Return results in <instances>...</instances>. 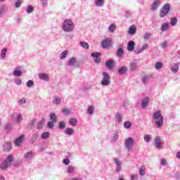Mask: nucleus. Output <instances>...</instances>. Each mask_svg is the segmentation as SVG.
Listing matches in <instances>:
<instances>
[{
  "mask_svg": "<svg viewBox=\"0 0 180 180\" xmlns=\"http://www.w3.org/2000/svg\"><path fill=\"white\" fill-rule=\"evenodd\" d=\"M179 70V62H177L173 64L170 68V70L172 71V72H174V74H176Z\"/></svg>",
  "mask_w": 180,
  "mask_h": 180,
  "instance_id": "14",
  "label": "nucleus"
},
{
  "mask_svg": "<svg viewBox=\"0 0 180 180\" xmlns=\"http://www.w3.org/2000/svg\"><path fill=\"white\" fill-rule=\"evenodd\" d=\"M65 134H66L67 136H72V134H74V129L72 128H67L65 130Z\"/></svg>",
  "mask_w": 180,
  "mask_h": 180,
  "instance_id": "34",
  "label": "nucleus"
},
{
  "mask_svg": "<svg viewBox=\"0 0 180 180\" xmlns=\"http://www.w3.org/2000/svg\"><path fill=\"white\" fill-rule=\"evenodd\" d=\"M53 105H60L61 104V98L58 96H55L52 101Z\"/></svg>",
  "mask_w": 180,
  "mask_h": 180,
  "instance_id": "27",
  "label": "nucleus"
},
{
  "mask_svg": "<svg viewBox=\"0 0 180 180\" xmlns=\"http://www.w3.org/2000/svg\"><path fill=\"white\" fill-rule=\"evenodd\" d=\"M27 88H32L34 85V82L32 80H28L26 84Z\"/></svg>",
  "mask_w": 180,
  "mask_h": 180,
  "instance_id": "53",
  "label": "nucleus"
},
{
  "mask_svg": "<svg viewBox=\"0 0 180 180\" xmlns=\"http://www.w3.org/2000/svg\"><path fill=\"white\" fill-rule=\"evenodd\" d=\"M22 71L18 70V69H15V70H14L13 72V75L14 77H22Z\"/></svg>",
  "mask_w": 180,
  "mask_h": 180,
  "instance_id": "38",
  "label": "nucleus"
},
{
  "mask_svg": "<svg viewBox=\"0 0 180 180\" xmlns=\"http://www.w3.org/2000/svg\"><path fill=\"white\" fill-rule=\"evenodd\" d=\"M119 140V134H113L111 138L112 143H116Z\"/></svg>",
  "mask_w": 180,
  "mask_h": 180,
  "instance_id": "41",
  "label": "nucleus"
},
{
  "mask_svg": "<svg viewBox=\"0 0 180 180\" xmlns=\"http://www.w3.org/2000/svg\"><path fill=\"white\" fill-rule=\"evenodd\" d=\"M114 163L115 164L116 167H115V171L117 174H119V172H122V169H123V162L122 160H120V159L115 158H114Z\"/></svg>",
  "mask_w": 180,
  "mask_h": 180,
  "instance_id": "7",
  "label": "nucleus"
},
{
  "mask_svg": "<svg viewBox=\"0 0 180 180\" xmlns=\"http://www.w3.org/2000/svg\"><path fill=\"white\" fill-rule=\"evenodd\" d=\"M47 1L48 0H41V4L42 6H46Z\"/></svg>",
  "mask_w": 180,
  "mask_h": 180,
  "instance_id": "63",
  "label": "nucleus"
},
{
  "mask_svg": "<svg viewBox=\"0 0 180 180\" xmlns=\"http://www.w3.org/2000/svg\"><path fill=\"white\" fill-rule=\"evenodd\" d=\"M110 46H112V39L105 38L101 42V46L103 49H108Z\"/></svg>",
  "mask_w": 180,
  "mask_h": 180,
  "instance_id": "9",
  "label": "nucleus"
},
{
  "mask_svg": "<svg viewBox=\"0 0 180 180\" xmlns=\"http://www.w3.org/2000/svg\"><path fill=\"white\" fill-rule=\"evenodd\" d=\"M127 71V67L122 66L118 69V74L120 75H123V74H125V72Z\"/></svg>",
  "mask_w": 180,
  "mask_h": 180,
  "instance_id": "29",
  "label": "nucleus"
},
{
  "mask_svg": "<svg viewBox=\"0 0 180 180\" xmlns=\"http://www.w3.org/2000/svg\"><path fill=\"white\" fill-rule=\"evenodd\" d=\"M39 79H42L43 81H49V75L46 73H40L39 75Z\"/></svg>",
  "mask_w": 180,
  "mask_h": 180,
  "instance_id": "24",
  "label": "nucleus"
},
{
  "mask_svg": "<svg viewBox=\"0 0 180 180\" xmlns=\"http://www.w3.org/2000/svg\"><path fill=\"white\" fill-rule=\"evenodd\" d=\"M65 172L67 174H74L75 172V166L69 165L65 169Z\"/></svg>",
  "mask_w": 180,
  "mask_h": 180,
  "instance_id": "18",
  "label": "nucleus"
},
{
  "mask_svg": "<svg viewBox=\"0 0 180 180\" xmlns=\"http://www.w3.org/2000/svg\"><path fill=\"white\" fill-rule=\"evenodd\" d=\"M15 85H22V80L20 78H16L14 80Z\"/></svg>",
  "mask_w": 180,
  "mask_h": 180,
  "instance_id": "58",
  "label": "nucleus"
},
{
  "mask_svg": "<svg viewBox=\"0 0 180 180\" xmlns=\"http://www.w3.org/2000/svg\"><path fill=\"white\" fill-rule=\"evenodd\" d=\"M162 143L163 142L161 141V139H160V136H157L155 139V146L158 150H161V148H162Z\"/></svg>",
  "mask_w": 180,
  "mask_h": 180,
  "instance_id": "12",
  "label": "nucleus"
},
{
  "mask_svg": "<svg viewBox=\"0 0 180 180\" xmlns=\"http://www.w3.org/2000/svg\"><path fill=\"white\" fill-rule=\"evenodd\" d=\"M148 103H150V97H145L141 101V108L142 109H146L147 106H148Z\"/></svg>",
  "mask_w": 180,
  "mask_h": 180,
  "instance_id": "13",
  "label": "nucleus"
},
{
  "mask_svg": "<svg viewBox=\"0 0 180 180\" xmlns=\"http://www.w3.org/2000/svg\"><path fill=\"white\" fill-rule=\"evenodd\" d=\"M63 162L65 165H70V159L66 158L63 160Z\"/></svg>",
  "mask_w": 180,
  "mask_h": 180,
  "instance_id": "62",
  "label": "nucleus"
},
{
  "mask_svg": "<svg viewBox=\"0 0 180 180\" xmlns=\"http://www.w3.org/2000/svg\"><path fill=\"white\" fill-rule=\"evenodd\" d=\"M148 49V44H144L142 45L141 48H139L137 51H135L136 54H141V53H143L144 50H147Z\"/></svg>",
  "mask_w": 180,
  "mask_h": 180,
  "instance_id": "17",
  "label": "nucleus"
},
{
  "mask_svg": "<svg viewBox=\"0 0 180 180\" xmlns=\"http://www.w3.org/2000/svg\"><path fill=\"white\" fill-rule=\"evenodd\" d=\"M11 120L19 124L23 120V115L20 112H15L11 115Z\"/></svg>",
  "mask_w": 180,
  "mask_h": 180,
  "instance_id": "8",
  "label": "nucleus"
},
{
  "mask_svg": "<svg viewBox=\"0 0 180 180\" xmlns=\"http://www.w3.org/2000/svg\"><path fill=\"white\" fill-rule=\"evenodd\" d=\"M49 116L51 122H53V123L57 122V115H56L54 112H51Z\"/></svg>",
  "mask_w": 180,
  "mask_h": 180,
  "instance_id": "35",
  "label": "nucleus"
},
{
  "mask_svg": "<svg viewBox=\"0 0 180 180\" xmlns=\"http://www.w3.org/2000/svg\"><path fill=\"white\" fill-rule=\"evenodd\" d=\"M161 4V1L160 0H156L153 2L151 9L152 11H156L158 8V6Z\"/></svg>",
  "mask_w": 180,
  "mask_h": 180,
  "instance_id": "25",
  "label": "nucleus"
},
{
  "mask_svg": "<svg viewBox=\"0 0 180 180\" xmlns=\"http://www.w3.org/2000/svg\"><path fill=\"white\" fill-rule=\"evenodd\" d=\"M161 165H167V160L165 159L161 160Z\"/></svg>",
  "mask_w": 180,
  "mask_h": 180,
  "instance_id": "64",
  "label": "nucleus"
},
{
  "mask_svg": "<svg viewBox=\"0 0 180 180\" xmlns=\"http://www.w3.org/2000/svg\"><path fill=\"white\" fill-rule=\"evenodd\" d=\"M137 68V63H131L130 64V70L131 71H134Z\"/></svg>",
  "mask_w": 180,
  "mask_h": 180,
  "instance_id": "47",
  "label": "nucleus"
},
{
  "mask_svg": "<svg viewBox=\"0 0 180 180\" xmlns=\"http://www.w3.org/2000/svg\"><path fill=\"white\" fill-rule=\"evenodd\" d=\"M170 8L171 6H169V4L168 3L165 4L160 10V18H165V16L168 15Z\"/></svg>",
  "mask_w": 180,
  "mask_h": 180,
  "instance_id": "6",
  "label": "nucleus"
},
{
  "mask_svg": "<svg viewBox=\"0 0 180 180\" xmlns=\"http://www.w3.org/2000/svg\"><path fill=\"white\" fill-rule=\"evenodd\" d=\"M103 77L101 82V85L103 86H108L110 85V75H109L108 72H103L102 73Z\"/></svg>",
  "mask_w": 180,
  "mask_h": 180,
  "instance_id": "4",
  "label": "nucleus"
},
{
  "mask_svg": "<svg viewBox=\"0 0 180 180\" xmlns=\"http://www.w3.org/2000/svg\"><path fill=\"white\" fill-rule=\"evenodd\" d=\"M77 123H78V120H77V118L73 117L69 120V124H70V126L75 127L77 126Z\"/></svg>",
  "mask_w": 180,
  "mask_h": 180,
  "instance_id": "31",
  "label": "nucleus"
},
{
  "mask_svg": "<svg viewBox=\"0 0 180 180\" xmlns=\"http://www.w3.org/2000/svg\"><path fill=\"white\" fill-rule=\"evenodd\" d=\"M80 46L82 47H83V49H89V44H88L86 41H81L80 42Z\"/></svg>",
  "mask_w": 180,
  "mask_h": 180,
  "instance_id": "46",
  "label": "nucleus"
},
{
  "mask_svg": "<svg viewBox=\"0 0 180 180\" xmlns=\"http://www.w3.org/2000/svg\"><path fill=\"white\" fill-rule=\"evenodd\" d=\"M15 160V158L12 155H9L7 158L1 162L0 169L1 171H5V169H8L9 167L12 165V162Z\"/></svg>",
  "mask_w": 180,
  "mask_h": 180,
  "instance_id": "3",
  "label": "nucleus"
},
{
  "mask_svg": "<svg viewBox=\"0 0 180 180\" xmlns=\"http://www.w3.org/2000/svg\"><path fill=\"white\" fill-rule=\"evenodd\" d=\"M41 137L42 140H47L49 137H50V132H44L41 135Z\"/></svg>",
  "mask_w": 180,
  "mask_h": 180,
  "instance_id": "43",
  "label": "nucleus"
},
{
  "mask_svg": "<svg viewBox=\"0 0 180 180\" xmlns=\"http://www.w3.org/2000/svg\"><path fill=\"white\" fill-rule=\"evenodd\" d=\"M95 110V108H94V106L92 105H89L88 107V109H87V113L90 115V116H92V115H94V112Z\"/></svg>",
  "mask_w": 180,
  "mask_h": 180,
  "instance_id": "36",
  "label": "nucleus"
},
{
  "mask_svg": "<svg viewBox=\"0 0 180 180\" xmlns=\"http://www.w3.org/2000/svg\"><path fill=\"white\" fill-rule=\"evenodd\" d=\"M135 46H136V44L133 41H129L127 44L128 51H133L134 50Z\"/></svg>",
  "mask_w": 180,
  "mask_h": 180,
  "instance_id": "20",
  "label": "nucleus"
},
{
  "mask_svg": "<svg viewBox=\"0 0 180 180\" xmlns=\"http://www.w3.org/2000/svg\"><path fill=\"white\" fill-rule=\"evenodd\" d=\"M75 27V25L74 24V22L71 20V19L65 20L62 24V30L66 33L73 32Z\"/></svg>",
  "mask_w": 180,
  "mask_h": 180,
  "instance_id": "2",
  "label": "nucleus"
},
{
  "mask_svg": "<svg viewBox=\"0 0 180 180\" xmlns=\"http://www.w3.org/2000/svg\"><path fill=\"white\" fill-rule=\"evenodd\" d=\"M11 129H12V124L8 123L5 126V130L6 131H9V130H11Z\"/></svg>",
  "mask_w": 180,
  "mask_h": 180,
  "instance_id": "59",
  "label": "nucleus"
},
{
  "mask_svg": "<svg viewBox=\"0 0 180 180\" xmlns=\"http://www.w3.org/2000/svg\"><path fill=\"white\" fill-rule=\"evenodd\" d=\"M115 30H116V25L115 24L110 25V26L108 27V31L110 32V33H113V32H115Z\"/></svg>",
  "mask_w": 180,
  "mask_h": 180,
  "instance_id": "42",
  "label": "nucleus"
},
{
  "mask_svg": "<svg viewBox=\"0 0 180 180\" xmlns=\"http://www.w3.org/2000/svg\"><path fill=\"white\" fill-rule=\"evenodd\" d=\"M143 139L146 143H150V141H151V136L149 134L145 135Z\"/></svg>",
  "mask_w": 180,
  "mask_h": 180,
  "instance_id": "50",
  "label": "nucleus"
},
{
  "mask_svg": "<svg viewBox=\"0 0 180 180\" xmlns=\"http://www.w3.org/2000/svg\"><path fill=\"white\" fill-rule=\"evenodd\" d=\"M77 64V58L72 57L70 58V60L68 61L67 65L68 67H74Z\"/></svg>",
  "mask_w": 180,
  "mask_h": 180,
  "instance_id": "15",
  "label": "nucleus"
},
{
  "mask_svg": "<svg viewBox=\"0 0 180 180\" xmlns=\"http://www.w3.org/2000/svg\"><path fill=\"white\" fill-rule=\"evenodd\" d=\"M133 146H134V139L129 137L125 139L124 146L127 151H131V150H133Z\"/></svg>",
  "mask_w": 180,
  "mask_h": 180,
  "instance_id": "5",
  "label": "nucleus"
},
{
  "mask_svg": "<svg viewBox=\"0 0 180 180\" xmlns=\"http://www.w3.org/2000/svg\"><path fill=\"white\" fill-rule=\"evenodd\" d=\"M48 129H53L54 127V122L53 121H49L47 123Z\"/></svg>",
  "mask_w": 180,
  "mask_h": 180,
  "instance_id": "55",
  "label": "nucleus"
},
{
  "mask_svg": "<svg viewBox=\"0 0 180 180\" xmlns=\"http://www.w3.org/2000/svg\"><path fill=\"white\" fill-rule=\"evenodd\" d=\"M123 54H124V51L123 50V49L122 48L118 49L116 53L117 57H122Z\"/></svg>",
  "mask_w": 180,
  "mask_h": 180,
  "instance_id": "40",
  "label": "nucleus"
},
{
  "mask_svg": "<svg viewBox=\"0 0 180 180\" xmlns=\"http://www.w3.org/2000/svg\"><path fill=\"white\" fill-rule=\"evenodd\" d=\"M105 67H107L108 70H112V68H113V60H110L105 61Z\"/></svg>",
  "mask_w": 180,
  "mask_h": 180,
  "instance_id": "30",
  "label": "nucleus"
},
{
  "mask_svg": "<svg viewBox=\"0 0 180 180\" xmlns=\"http://www.w3.org/2000/svg\"><path fill=\"white\" fill-rule=\"evenodd\" d=\"M163 67V64L161 62H157L155 64V70H161V68H162Z\"/></svg>",
  "mask_w": 180,
  "mask_h": 180,
  "instance_id": "45",
  "label": "nucleus"
},
{
  "mask_svg": "<svg viewBox=\"0 0 180 180\" xmlns=\"http://www.w3.org/2000/svg\"><path fill=\"white\" fill-rule=\"evenodd\" d=\"M139 175L141 176H144V175H146V167L141 166L139 167Z\"/></svg>",
  "mask_w": 180,
  "mask_h": 180,
  "instance_id": "33",
  "label": "nucleus"
},
{
  "mask_svg": "<svg viewBox=\"0 0 180 180\" xmlns=\"http://www.w3.org/2000/svg\"><path fill=\"white\" fill-rule=\"evenodd\" d=\"M168 27H169V24H168V22H164L163 24H162V27H161V31L162 32H165Z\"/></svg>",
  "mask_w": 180,
  "mask_h": 180,
  "instance_id": "37",
  "label": "nucleus"
},
{
  "mask_svg": "<svg viewBox=\"0 0 180 180\" xmlns=\"http://www.w3.org/2000/svg\"><path fill=\"white\" fill-rule=\"evenodd\" d=\"M148 81H150V76H148L147 75H144L142 78L143 84H144L146 85V84H147V82H148Z\"/></svg>",
  "mask_w": 180,
  "mask_h": 180,
  "instance_id": "44",
  "label": "nucleus"
},
{
  "mask_svg": "<svg viewBox=\"0 0 180 180\" xmlns=\"http://www.w3.org/2000/svg\"><path fill=\"white\" fill-rule=\"evenodd\" d=\"M94 5L97 8H102L105 5V0H94Z\"/></svg>",
  "mask_w": 180,
  "mask_h": 180,
  "instance_id": "21",
  "label": "nucleus"
},
{
  "mask_svg": "<svg viewBox=\"0 0 180 180\" xmlns=\"http://www.w3.org/2000/svg\"><path fill=\"white\" fill-rule=\"evenodd\" d=\"M161 47L162 49H166L167 47H168V41H165L161 44Z\"/></svg>",
  "mask_w": 180,
  "mask_h": 180,
  "instance_id": "60",
  "label": "nucleus"
},
{
  "mask_svg": "<svg viewBox=\"0 0 180 180\" xmlns=\"http://www.w3.org/2000/svg\"><path fill=\"white\" fill-rule=\"evenodd\" d=\"M176 23H178V19L175 17H172L170 20L171 26H176Z\"/></svg>",
  "mask_w": 180,
  "mask_h": 180,
  "instance_id": "39",
  "label": "nucleus"
},
{
  "mask_svg": "<svg viewBox=\"0 0 180 180\" xmlns=\"http://www.w3.org/2000/svg\"><path fill=\"white\" fill-rule=\"evenodd\" d=\"M123 118V115L120 114V112H117L115 115V120L118 123H122L123 120H122Z\"/></svg>",
  "mask_w": 180,
  "mask_h": 180,
  "instance_id": "26",
  "label": "nucleus"
},
{
  "mask_svg": "<svg viewBox=\"0 0 180 180\" xmlns=\"http://www.w3.org/2000/svg\"><path fill=\"white\" fill-rule=\"evenodd\" d=\"M44 122H46L44 118H41V120L38 122L37 125V129H38V130H41V129L44 127Z\"/></svg>",
  "mask_w": 180,
  "mask_h": 180,
  "instance_id": "23",
  "label": "nucleus"
},
{
  "mask_svg": "<svg viewBox=\"0 0 180 180\" xmlns=\"http://www.w3.org/2000/svg\"><path fill=\"white\" fill-rule=\"evenodd\" d=\"M124 129H130L131 127V122L127 121L124 123Z\"/></svg>",
  "mask_w": 180,
  "mask_h": 180,
  "instance_id": "51",
  "label": "nucleus"
},
{
  "mask_svg": "<svg viewBox=\"0 0 180 180\" xmlns=\"http://www.w3.org/2000/svg\"><path fill=\"white\" fill-rule=\"evenodd\" d=\"M150 37H151V33H150V32H146L143 35V39L145 40H148L150 39Z\"/></svg>",
  "mask_w": 180,
  "mask_h": 180,
  "instance_id": "56",
  "label": "nucleus"
},
{
  "mask_svg": "<svg viewBox=\"0 0 180 180\" xmlns=\"http://www.w3.org/2000/svg\"><path fill=\"white\" fill-rule=\"evenodd\" d=\"M25 103H26V98H22L18 100V105H25Z\"/></svg>",
  "mask_w": 180,
  "mask_h": 180,
  "instance_id": "57",
  "label": "nucleus"
},
{
  "mask_svg": "<svg viewBox=\"0 0 180 180\" xmlns=\"http://www.w3.org/2000/svg\"><path fill=\"white\" fill-rule=\"evenodd\" d=\"M101 56H102V53L99 52H94L91 53V57L94 58V63H96V64L101 63Z\"/></svg>",
  "mask_w": 180,
  "mask_h": 180,
  "instance_id": "10",
  "label": "nucleus"
},
{
  "mask_svg": "<svg viewBox=\"0 0 180 180\" xmlns=\"http://www.w3.org/2000/svg\"><path fill=\"white\" fill-rule=\"evenodd\" d=\"M152 117L157 129H161L164 126V116L161 113V111L158 110L153 112Z\"/></svg>",
  "mask_w": 180,
  "mask_h": 180,
  "instance_id": "1",
  "label": "nucleus"
},
{
  "mask_svg": "<svg viewBox=\"0 0 180 180\" xmlns=\"http://www.w3.org/2000/svg\"><path fill=\"white\" fill-rule=\"evenodd\" d=\"M38 137H39V134H34L33 135H32V138H31V143H32V144H33V143L34 142V141H36V140H37V139H38Z\"/></svg>",
  "mask_w": 180,
  "mask_h": 180,
  "instance_id": "48",
  "label": "nucleus"
},
{
  "mask_svg": "<svg viewBox=\"0 0 180 180\" xmlns=\"http://www.w3.org/2000/svg\"><path fill=\"white\" fill-rule=\"evenodd\" d=\"M34 155V153H33V151H28L25 153L24 160L25 161H32V160H33Z\"/></svg>",
  "mask_w": 180,
  "mask_h": 180,
  "instance_id": "11",
  "label": "nucleus"
},
{
  "mask_svg": "<svg viewBox=\"0 0 180 180\" xmlns=\"http://www.w3.org/2000/svg\"><path fill=\"white\" fill-rule=\"evenodd\" d=\"M136 32H137V27L135 25H132L129 27L128 33L131 36H133L134 34H136Z\"/></svg>",
  "mask_w": 180,
  "mask_h": 180,
  "instance_id": "16",
  "label": "nucleus"
},
{
  "mask_svg": "<svg viewBox=\"0 0 180 180\" xmlns=\"http://www.w3.org/2000/svg\"><path fill=\"white\" fill-rule=\"evenodd\" d=\"M25 139V135H21L20 136L18 137L15 140V146H20V144H22V141H23V139Z\"/></svg>",
  "mask_w": 180,
  "mask_h": 180,
  "instance_id": "22",
  "label": "nucleus"
},
{
  "mask_svg": "<svg viewBox=\"0 0 180 180\" xmlns=\"http://www.w3.org/2000/svg\"><path fill=\"white\" fill-rule=\"evenodd\" d=\"M6 53H8V49L4 48L1 51V60H4L5 57H6Z\"/></svg>",
  "mask_w": 180,
  "mask_h": 180,
  "instance_id": "32",
  "label": "nucleus"
},
{
  "mask_svg": "<svg viewBox=\"0 0 180 180\" xmlns=\"http://www.w3.org/2000/svg\"><path fill=\"white\" fill-rule=\"evenodd\" d=\"M21 4H22V0H18L15 4V8H20Z\"/></svg>",
  "mask_w": 180,
  "mask_h": 180,
  "instance_id": "61",
  "label": "nucleus"
},
{
  "mask_svg": "<svg viewBox=\"0 0 180 180\" xmlns=\"http://www.w3.org/2000/svg\"><path fill=\"white\" fill-rule=\"evenodd\" d=\"M58 126L59 129L63 130V129H65V122H64V121H61L59 122Z\"/></svg>",
  "mask_w": 180,
  "mask_h": 180,
  "instance_id": "54",
  "label": "nucleus"
},
{
  "mask_svg": "<svg viewBox=\"0 0 180 180\" xmlns=\"http://www.w3.org/2000/svg\"><path fill=\"white\" fill-rule=\"evenodd\" d=\"M62 112L63 114H65V115H70L71 109H70V108H63V110H62Z\"/></svg>",
  "mask_w": 180,
  "mask_h": 180,
  "instance_id": "49",
  "label": "nucleus"
},
{
  "mask_svg": "<svg viewBox=\"0 0 180 180\" xmlns=\"http://www.w3.org/2000/svg\"><path fill=\"white\" fill-rule=\"evenodd\" d=\"M33 11H34V9L33 8V6H28L26 9L27 13H33Z\"/></svg>",
  "mask_w": 180,
  "mask_h": 180,
  "instance_id": "52",
  "label": "nucleus"
},
{
  "mask_svg": "<svg viewBox=\"0 0 180 180\" xmlns=\"http://www.w3.org/2000/svg\"><path fill=\"white\" fill-rule=\"evenodd\" d=\"M70 54V52L68 50L63 51L60 56V60H65L67 58V56Z\"/></svg>",
  "mask_w": 180,
  "mask_h": 180,
  "instance_id": "28",
  "label": "nucleus"
},
{
  "mask_svg": "<svg viewBox=\"0 0 180 180\" xmlns=\"http://www.w3.org/2000/svg\"><path fill=\"white\" fill-rule=\"evenodd\" d=\"M3 149L4 151H10L12 150V144L9 142H5L3 145Z\"/></svg>",
  "mask_w": 180,
  "mask_h": 180,
  "instance_id": "19",
  "label": "nucleus"
}]
</instances>
